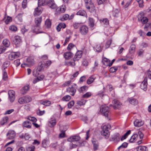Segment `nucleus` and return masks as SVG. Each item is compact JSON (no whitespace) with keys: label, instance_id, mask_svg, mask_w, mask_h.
Listing matches in <instances>:
<instances>
[{"label":"nucleus","instance_id":"1","mask_svg":"<svg viewBox=\"0 0 151 151\" xmlns=\"http://www.w3.org/2000/svg\"><path fill=\"white\" fill-rule=\"evenodd\" d=\"M45 63L44 61L39 62L38 65L36 67L33 71V75L35 76H37L40 73L45 66Z\"/></svg>","mask_w":151,"mask_h":151},{"label":"nucleus","instance_id":"2","mask_svg":"<svg viewBox=\"0 0 151 151\" xmlns=\"http://www.w3.org/2000/svg\"><path fill=\"white\" fill-rule=\"evenodd\" d=\"M110 127L109 125H104L101 127L102 130L101 132V134L106 138H108L109 136L110 133L108 129Z\"/></svg>","mask_w":151,"mask_h":151},{"label":"nucleus","instance_id":"3","mask_svg":"<svg viewBox=\"0 0 151 151\" xmlns=\"http://www.w3.org/2000/svg\"><path fill=\"white\" fill-rule=\"evenodd\" d=\"M86 8L91 13L95 12V8L91 0H84Z\"/></svg>","mask_w":151,"mask_h":151},{"label":"nucleus","instance_id":"4","mask_svg":"<svg viewBox=\"0 0 151 151\" xmlns=\"http://www.w3.org/2000/svg\"><path fill=\"white\" fill-rule=\"evenodd\" d=\"M100 111L106 117H108L109 114V107L106 105H102L100 108Z\"/></svg>","mask_w":151,"mask_h":151},{"label":"nucleus","instance_id":"5","mask_svg":"<svg viewBox=\"0 0 151 151\" xmlns=\"http://www.w3.org/2000/svg\"><path fill=\"white\" fill-rule=\"evenodd\" d=\"M138 20L141 21L143 24H146L148 21V19L147 17H145L144 13L143 12H141L138 16Z\"/></svg>","mask_w":151,"mask_h":151},{"label":"nucleus","instance_id":"6","mask_svg":"<svg viewBox=\"0 0 151 151\" xmlns=\"http://www.w3.org/2000/svg\"><path fill=\"white\" fill-rule=\"evenodd\" d=\"M76 85L74 84L73 85H71L66 89V91L68 93H71V95L74 96L76 93V89L75 88Z\"/></svg>","mask_w":151,"mask_h":151},{"label":"nucleus","instance_id":"7","mask_svg":"<svg viewBox=\"0 0 151 151\" xmlns=\"http://www.w3.org/2000/svg\"><path fill=\"white\" fill-rule=\"evenodd\" d=\"M121 138L120 134L118 133H115L112 136L110 139L111 141H113L115 143H118Z\"/></svg>","mask_w":151,"mask_h":151},{"label":"nucleus","instance_id":"8","mask_svg":"<svg viewBox=\"0 0 151 151\" xmlns=\"http://www.w3.org/2000/svg\"><path fill=\"white\" fill-rule=\"evenodd\" d=\"M113 107L115 109H119L122 106V104L117 99H114L113 101Z\"/></svg>","mask_w":151,"mask_h":151},{"label":"nucleus","instance_id":"9","mask_svg":"<svg viewBox=\"0 0 151 151\" xmlns=\"http://www.w3.org/2000/svg\"><path fill=\"white\" fill-rule=\"evenodd\" d=\"M27 62V63H24L25 65H33L35 63L34 57L31 56L28 58L26 60Z\"/></svg>","mask_w":151,"mask_h":151},{"label":"nucleus","instance_id":"10","mask_svg":"<svg viewBox=\"0 0 151 151\" xmlns=\"http://www.w3.org/2000/svg\"><path fill=\"white\" fill-rule=\"evenodd\" d=\"M147 77H145L141 84L140 87L144 91L146 90L147 88Z\"/></svg>","mask_w":151,"mask_h":151},{"label":"nucleus","instance_id":"11","mask_svg":"<svg viewBox=\"0 0 151 151\" xmlns=\"http://www.w3.org/2000/svg\"><path fill=\"white\" fill-rule=\"evenodd\" d=\"M20 55V53L18 52H12L9 55V60H13L15 58H18Z\"/></svg>","mask_w":151,"mask_h":151},{"label":"nucleus","instance_id":"12","mask_svg":"<svg viewBox=\"0 0 151 151\" xmlns=\"http://www.w3.org/2000/svg\"><path fill=\"white\" fill-rule=\"evenodd\" d=\"M80 31L82 35H85L87 34L88 32V28L86 25H83L80 28Z\"/></svg>","mask_w":151,"mask_h":151},{"label":"nucleus","instance_id":"13","mask_svg":"<svg viewBox=\"0 0 151 151\" xmlns=\"http://www.w3.org/2000/svg\"><path fill=\"white\" fill-rule=\"evenodd\" d=\"M8 94L9 96V98L10 101L11 102L14 101L15 99V92L12 90L9 91Z\"/></svg>","mask_w":151,"mask_h":151},{"label":"nucleus","instance_id":"14","mask_svg":"<svg viewBox=\"0 0 151 151\" xmlns=\"http://www.w3.org/2000/svg\"><path fill=\"white\" fill-rule=\"evenodd\" d=\"M83 52L81 51H78L76 52L73 58L74 61H76L79 60L82 56Z\"/></svg>","mask_w":151,"mask_h":151},{"label":"nucleus","instance_id":"15","mask_svg":"<svg viewBox=\"0 0 151 151\" xmlns=\"http://www.w3.org/2000/svg\"><path fill=\"white\" fill-rule=\"evenodd\" d=\"M48 6L53 9H56L57 7L54 0H48Z\"/></svg>","mask_w":151,"mask_h":151},{"label":"nucleus","instance_id":"16","mask_svg":"<svg viewBox=\"0 0 151 151\" xmlns=\"http://www.w3.org/2000/svg\"><path fill=\"white\" fill-rule=\"evenodd\" d=\"M81 138L78 136H74L68 138L67 140L70 142L77 141L80 140Z\"/></svg>","mask_w":151,"mask_h":151},{"label":"nucleus","instance_id":"17","mask_svg":"<svg viewBox=\"0 0 151 151\" xmlns=\"http://www.w3.org/2000/svg\"><path fill=\"white\" fill-rule=\"evenodd\" d=\"M13 42L15 45H18L20 44L22 42L21 37L18 35L15 36L14 37Z\"/></svg>","mask_w":151,"mask_h":151},{"label":"nucleus","instance_id":"18","mask_svg":"<svg viewBox=\"0 0 151 151\" xmlns=\"http://www.w3.org/2000/svg\"><path fill=\"white\" fill-rule=\"evenodd\" d=\"M65 8L63 6L57 7L56 9V12L57 14H60L64 12L65 11Z\"/></svg>","mask_w":151,"mask_h":151},{"label":"nucleus","instance_id":"19","mask_svg":"<svg viewBox=\"0 0 151 151\" xmlns=\"http://www.w3.org/2000/svg\"><path fill=\"white\" fill-rule=\"evenodd\" d=\"M7 136H9V138L10 139H14L15 137L16 134L15 132L13 130H9L7 134Z\"/></svg>","mask_w":151,"mask_h":151},{"label":"nucleus","instance_id":"20","mask_svg":"<svg viewBox=\"0 0 151 151\" xmlns=\"http://www.w3.org/2000/svg\"><path fill=\"white\" fill-rule=\"evenodd\" d=\"M76 15L82 16H84L86 18L87 17V14L86 12L83 9L79 10L76 13Z\"/></svg>","mask_w":151,"mask_h":151},{"label":"nucleus","instance_id":"21","mask_svg":"<svg viewBox=\"0 0 151 151\" xmlns=\"http://www.w3.org/2000/svg\"><path fill=\"white\" fill-rule=\"evenodd\" d=\"M134 124L135 126L136 127H140L144 124V122L142 121L136 119L134 122Z\"/></svg>","mask_w":151,"mask_h":151},{"label":"nucleus","instance_id":"22","mask_svg":"<svg viewBox=\"0 0 151 151\" xmlns=\"http://www.w3.org/2000/svg\"><path fill=\"white\" fill-rule=\"evenodd\" d=\"M127 100L129 103L133 105H135L138 104V101L136 99L132 98H129Z\"/></svg>","mask_w":151,"mask_h":151},{"label":"nucleus","instance_id":"23","mask_svg":"<svg viewBox=\"0 0 151 151\" xmlns=\"http://www.w3.org/2000/svg\"><path fill=\"white\" fill-rule=\"evenodd\" d=\"M42 21L41 17H37L35 19V23L36 26V27H38L40 25Z\"/></svg>","mask_w":151,"mask_h":151},{"label":"nucleus","instance_id":"24","mask_svg":"<svg viewBox=\"0 0 151 151\" xmlns=\"http://www.w3.org/2000/svg\"><path fill=\"white\" fill-rule=\"evenodd\" d=\"M42 13V11L40 9V6H38L36 8L34 12V15L35 16H39Z\"/></svg>","mask_w":151,"mask_h":151},{"label":"nucleus","instance_id":"25","mask_svg":"<svg viewBox=\"0 0 151 151\" xmlns=\"http://www.w3.org/2000/svg\"><path fill=\"white\" fill-rule=\"evenodd\" d=\"M29 88V85H27L24 86L23 87L21 90V93L22 94H24L28 91Z\"/></svg>","mask_w":151,"mask_h":151},{"label":"nucleus","instance_id":"26","mask_svg":"<svg viewBox=\"0 0 151 151\" xmlns=\"http://www.w3.org/2000/svg\"><path fill=\"white\" fill-rule=\"evenodd\" d=\"M96 77L94 76H91L89 77L87 80V83L88 84H90L93 82L94 80L95 79Z\"/></svg>","mask_w":151,"mask_h":151},{"label":"nucleus","instance_id":"27","mask_svg":"<svg viewBox=\"0 0 151 151\" xmlns=\"http://www.w3.org/2000/svg\"><path fill=\"white\" fill-rule=\"evenodd\" d=\"M64 58L67 59L71 58L73 55V54L70 52H67L64 54Z\"/></svg>","mask_w":151,"mask_h":151},{"label":"nucleus","instance_id":"28","mask_svg":"<svg viewBox=\"0 0 151 151\" xmlns=\"http://www.w3.org/2000/svg\"><path fill=\"white\" fill-rule=\"evenodd\" d=\"M47 4V0H39L38 1V6H44Z\"/></svg>","mask_w":151,"mask_h":151},{"label":"nucleus","instance_id":"29","mask_svg":"<svg viewBox=\"0 0 151 151\" xmlns=\"http://www.w3.org/2000/svg\"><path fill=\"white\" fill-rule=\"evenodd\" d=\"M23 126L24 127L28 128H30L31 127L30 122L28 120L25 121L23 123Z\"/></svg>","mask_w":151,"mask_h":151},{"label":"nucleus","instance_id":"30","mask_svg":"<svg viewBox=\"0 0 151 151\" xmlns=\"http://www.w3.org/2000/svg\"><path fill=\"white\" fill-rule=\"evenodd\" d=\"M56 124V120L55 119H52L49 121L48 125L50 127H52Z\"/></svg>","mask_w":151,"mask_h":151},{"label":"nucleus","instance_id":"31","mask_svg":"<svg viewBox=\"0 0 151 151\" xmlns=\"http://www.w3.org/2000/svg\"><path fill=\"white\" fill-rule=\"evenodd\" d=\"M88 24L90 27H93L94 25V21L93 19L91 17L88 18Z\"/></svg>","mask_w":151,"mask_h":151},{"label":"nucleus","instance_id":"32","mask_svg":"<svg viewBox=\"0 0 151 151\" xmlns=\"http://www.w3.org/2000/svg\"><path fill=\"white\" fill-rule=\"evenodd\" d=\"M110 60L106 58H104L103 60L104 64L105 66H110Z\"/></svg>","mask_w":151,"mask_h":151},{"label":"nucleus","instance_id":"33","mask_svg":"<svg viewBox=\"0 0 151 151\" xmlns=\"http://www.w3.org/2000/svg\"><path fill=\"white\" fill-rule=\"evenodd\" d=\"M136 149L137 151H147V147L143 146L138 147Z\"/></svg>","mask_w":151,"mask_h":151},{"label":"nucleus","instance_id":"34","mask_svg":"<svg viewBox=\"0 0 151 151\" xmlns=\"http://www.w3.org/2000/svg\"><path fill=\"white\" fill-rule=\"evenodd\" d=\"M135 49V45L134 44H132L130 46L129 50V53L130 54H132L134 52Z\"/></svg>","mask_w":151,"mask_h":151},{"label":"nucleus","instance_id":"35","mask_svg":"<svg viewBox=\"0 0 151 151\" xmlns=\"http://www.w3.org/2000/svg\"><path fill=\"white\" fill-rule=\"evenodd\" d=\"M138 134H134L129 139V142H134L135 141L136 138L138 137Z\"/></svg>","mask_w":151,"mask_h":151},{"label":"nucleus","instance_id":"36","mask_svg":"<svg viewBox=\"0 0 151 151\" xmlns=\"http://www.w3.org/2000/svg\"><path fill=\"white\" fill-rule=\"evenodd\" d=\"M8 119L9 118L7 116H6L3 118L0 121V124L1 125H3L7 122Z\"/></svg>","mask_w":151,"mask_h":151},{"label":"nucleus","instance_id":"37","mask_svg":"<svg viewBox=\"0 0 151 151\" xmlns=\"http://www.w3.org/2000/svg\"><path fill=\"white\" fill-rule=\"evenodd\" d=\"M69 15L67 14L63 15V16L60 18V20L62 21H64L68 19Z\"/></svg>","mask_w":151,"mask_h":151},{"label":"nucleus","instance_id":"38","mask_svg":"<svg viewBox=\"0 0 151 151\" xmlns=\"http://www.w3.org/2000/svg\"><path fill=\"white\" fill-rule=\"evenodd\" d=\"M93 149L96 150L98 149L99 147V145L98 142L96 141H93Z\"/></svg>","mask_w":151,"mask_h":151},{"label":"nucleus","instance_id":"39","mask_svg":"<svg viewBox=\"0 0 151 151\" xmlns=\"http://www.w3.org/2000/svg\"><path fill=\"white\" fill-rule=\"evenodd\" d=\"M3 45L6 47H8L9 46L10 42L6 39H4L3 42Z\"/></svg>","mask_w":151,"mask_h":151},{"label":"nucleus","instance_id":"40","mask_svg":"<svg viewBox=\"0 0 151 151\" xmlns=\"http://www.w3.org/2000/svg\"><path fill=\"white\" fill-rule=\"evenodd\" d=\"M24 99L25 101V103H28L30 102L32 100L31 97L28 96H27L24 97Z\"/></svg>","mask_w":151,"mask_h":151},{"label":"nucleus","instance_id":"41","mask_svg":"<svg viewBox=\"0 0 151 151\" xmlns=\"http://www.w3.org/2000/svg\"><path fill=\"white\" fill-rule=\"evenodd\" d=\"M8 78V76L5 70H4L3 71V79L4 80H6Z\"/></svg>","mask_w":151,"mask_h":151},{"label":"nucleus","instance_id":"42","mask_svg":"<svg viewBox=\"0 0 151 151\" xmlns=\"http://www.w3.org/2000/svg\"><path fill=\"white\" fill-rule=\"evenodd\" d=\"M88 89V87L85 86L81 87L79 89L78 91L80 92H83L86 91Z\"/></svg>","mask_w":151,"mask_h":151},{"label":"nucleus","instance_id":"43","mask_svg":"<svg viewBox=\"0 0 151 151\" xmlns=\"http://www.w3.org/2000/svg\"><path fill=\"white\" fill-rule=\"evenodd\" d=\"M86 102V100L82 99L81 100V101H78L77 102V104L79 106H82L85 104Z\"/></svg>","mask_w":151,"mask_h":151},{"label":"nucleus","instance_id":"44","mask_svg":"<svg viewBox=\"0 0 151 151\" xmlns=\"http://www.w3.org/2000/svg\"><path fill=\"white\" fill-rule=\"evenodd\" d=\"M71 99L70 96L68 95H67L64 96L62 99L63 101H68Z\"/></svg>","mask_w":151,"mask_h":151},{"label":"nucleus","instance_id":"45","mask_svg":"<svg viewBox=\"0 0 151 151\" xmlns=\"http://www.w3.org/2000/svg\"><path fill=\"white\" fill-rule=\"evenodd\" d=\"M41 58L42 60V61H44L45 63V65L46 64L47 62V55H43L41 57Z\"/></svg>","mask_w":151,"mask_h":151},{"label":"nucleus","instance_id":"46","mask_svg":"<svg viewBox=\"0 0 151 151\" xmlns=\"http://www.w3.org/2000/svg\"><path fill=\"white\" fill-rule=\"evenodd\" d=\"M100 21H101V22H102L103 24H104L105 25H107L109 24V20L107 19H104L102 20H100Z\"/></svg>","mask_w":151,"mask_h":151},{"label":"nucleus","instance_id":"47","mask_svg":"<svg viewBox=\"0 0 151 151\" xmlns=\"http://www.w3.org/2000/svg\"><path fill=\"white\" fill-rule=\"evenodd\" d=\"M35 148L34 146H31L27 147L26 150L27 151H34Z\"/></svg>","mask_w":151,"mask_h":151},{"label":"nucleus","instance_id":"48","mask_svg":"<svg viewBox=\"0 0 151 151\" xmlns=\"http://www.w3.org/2000/svg\"><path fill=\"white\" fill-rule=\"evenodd\" d=\"M42 145L43 147L46 148L47 147V139H44L42 142Z\"/></svg>","mask_w":151,"mask_h":151},{"label":"nucleus","instance_id":"49","mask_svg":"<svg viewBox=\"0 0 151 151\" xmlns=\"http://www.w3.org/2000/svg\"><path fill=\"white\" fill-rule=\"evenodd\" d=\"M27 119L33 122V123L37 121V119L35 118L32 116H28Z\"/></svg>","mask_w":151,"mask_h":151},{"label":"nucleus","instance_id":"50","mask_svg":"<svg viewBox=\"0 0 151 151\" xmlns=\"http://www.w3.org/2000/svg\"><path fill=\"white\" fill-rule=\"evenodd\" d=\"M74 104V101H70L68 104V107L70 109L73 106Z\"/></svg>","mask_w":151,"mask_h":151},{"label":"nucleus","instance_id":"51","mask_svg":"<svg viewBox=\"0 0 151 151\" xmlns=\"http://www.w3.org/2000/svg\"><path fill=\"white\" fill-rule=\"evenodd\" d=\"M111 42L112 40H109L107 41L105 46L106 48H107L110 47Z\"/></svg>","mask_w":151,"mask_h":151},{"label":"nucleus","instance_id":"52","mask_svg":"<svg viewBox=\"0 0 151 151\" xmlns=\"http://www.w3.org/2000/svg\"><path fill=\"white\" fill-rule=\"evenodd\" d=\"M9 29L10 30L14 32L16 31L17 30V27L14 25L10 26Z\"/></svg>","mask_w":151,"mask_h":151},{"label":"nucleus","instance_id":"53","mask_svg":"<svg viewBox=\"0 0 151 151\" xmlns=\"http://www.w3.org/2000/svg\"><path fill=\"white\" fill-rule=\"evenodd\" d=\"M24 99V97L19 98L18 101L19 103L20 104H23L25 103V101Z\"/></svg>","mask_w":151,"mask_h":151},{"label":"nucleus","instance_id":"54","mask_svg":"<svg viewBox=\"0 0 151 151\" xmlns=\"http://www.w3.org/2000/svg\"><path fill=\"white\" fill-rule=\"evenodd\" d=\"M12 21V18L11 17L8 16L5 22L6 24H8L9 22Z\"/></svg>","mask_w":151,"mask_h":151},{"label":"nucleus","instance_id":"55","mask_svg":"<svg viewBox=\"0 0 151 151\" xmlns=\"http://www.w3.org/2000/svg\"><path fill=\"white\" fill-rule=\"evenodd\" d=\"M75 45H74L71 43H70L68 45L67 49L68 50H70Z\"/></svg>","mask_w":151,"mask_h":151},{"label":"nucleus","instance_id":"56","mask_svg":"<svg viewBox=\"0 0 151 151\" xmlns=\"http://www.w3.org/2000/svg\"><path fill=\"white\" fill-rule=\"evenodd\" d=\"M37 113L38 115L39 116H41L45 113V111L44 110L41 111L40 109H39L37 111Z\"/></svg>","mask_w":151,"mask_h":151},{"label":"nucleus","instance_id":"57","mask_svg":"<svg viewBox=\"0 0 151 151\" xmlns=\"http://www.w3.org/2000/svg\"><path fill=\"white\" fill-rule=\"evenodd\" d=\"M106 0H97V2L98 5L104 4L105 3Z\"/></svg>","mask_w":151,"mask_h":151},{"label":"nucleus","instance_id":"58","mask_svg":"<svg viewBox=\"0 0 151 151\" xmlns=\"http://www.w3.org/2000/svg\"><path fill=\"white\" fill-rule=\"evenodd\" d=\"M127 145L128 143L126 142H124L118 148V149H119L120 148L122 147L126 148L127 147Z\"/></svg>","mask_w":151,"mask_h":151},{"label":"nucleus","instance_id":"59","mask_svg":"<svg viewBox=\"0 0 151 151\" xmlns=\"http://www.w3.org/2000/svg\"><path fill=\"white\" fill-rule=\"evenodd\" d=\"M91 93L90 92H88L86 93V94H84L83 96V98H88L91 96Z\"/></svg>","mask_w":151,"mask_h":151},{"label":"nucleus","instance_id":"60","mask_svg":"<svg viewBox=\"0 0 151 151\" xmlns=\"http://www.w3.org/2000/svg\"><path fill=\"white\" fill-rule=\"evenodd\" d=\"M27 0H24L22 2V6L23 8H25L27 6Z\"/></svg>","mask_w":151,"mask_h":151},{"label":"nucleus","instance_id":"61","mask_svg":"<svg viewBox=\"0 0 151 151\" xmlns=\"http://www.w3.org/2000/svg\"><path fill=\"white\" fill-rule=\"evenodd\" d=\"M9 64V62H5L3 65V67L4 68V70H5L6 68L8 67Z\"/></svg>","mask_w":151,"mask_h":151},{"label":"nucleus","instance_id":"62","mask_svg":"<svg viewBox=\"0 0 151 151\" xmlns=\"http://www.w3.org/2000/svg\"><path fill=\"white\" fill-rule=\"evenodd\" d=\"M14 63L17 66H18L20 64L19 60L18 59L15 60L14 62Z\"/></svg>","mask_w":151,"mask_h":151},{"label":"nucleus","instance_id":"63","mask_svg":"<svg viewBox=\"0 0 151 151\" xmlns=\"http://www.w3.org/2000/svg\"><path fill=\"white\" fill-rule=\"evenodd\" d=\"M144 51L142 49H140L137 51V53L139 56H140L142 55L144 53Z\"/></svg>","mask_w":151,"mask_h":151},{"label":"nucleus","instance_id":"64","mask_svg":"<svg viewBox=\"0 0 151 151\" xmlns=\"http://www.w3.org/2000/svg\"><path fill=\"white\" fill-rule=\"evenodd\" d=\"M88 63L87 60H85L83 61L82 62V64L83 65L86 66L88 65Z\"/></svg>","mask_w":151,"mask_h":151}]
</instances>
